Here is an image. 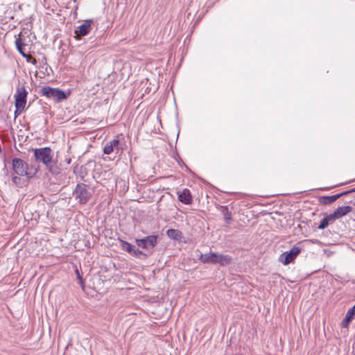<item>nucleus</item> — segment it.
Listing matches in <instances>:
<instances>
[{
    "label": "nucleus",
    "mask_w": 355,
    "mask_h": 355,
    "mask_svg": "<svg viewBox=\"0 0 355 355\" xmlns=\"http://www.w3.org/2000/svg\"><path fill=\"white\" fill-rule=\"evenodd\" d=\"M335 220H336L334 218L332 214L327 215L323 219L321 220L320 223L318 226V229L324 230L329 225V224L333 223Z\"/></svg>",
    "instance_id": "2eb2a0df"
},
{
    "label": "nucleus",
    "mask_w": 355,
    "mask_h": 355,
    "mask_svg": "<svg viewBox=\"0 0 355 355\" xmlns=\"http://www.w3.org/2000/svg\"><path fill=\"white\" fill-rule=\"evenodd\" d=\"M301 250L302 248L295 245L293 246L289 251H286L280 254L279 261L285 266L288 265L296 259Z\"/></svg>",
    "instance_id": "423d86ee"
},
{
    "label": "nucleus",
    "mask_w": 355,
    "mask_h": 355,
    "mask_svg": "<svg viewBox=\"0 0 355 355\" xmlns=\"http://www.w3.org/2000/svg\"><path fill=\"white\" fill-rule=\"evenodd\" d=\"M34 157L35 161L45 165L51 173L53 175L59 173L60 168L57 162L53 159V152L51 148L44 147L35 149Z\"/></svg>",
    "instance_id": "f257e3e1"
},
{
    "label": "nucleus",
    "mask_w": 355,
    "mask_h": 355,
    "mask_svg": "<svg viewBox=\"0 0 355 355\" xmlns=\"http://www.w3.org/2000/svg\"><path fill=\"white\" fill-rule=\"evenodd\" d=\"M217 257V252H210L202 254L199 260L203 263L216 264V258Z\"/></svg>",
    "instance_id": "ddd939ff"
},
{
    "label": "nucleus",
    "mask_w": 355,
    "mask_h": 355,
    "mask_svg": "<svg viewBox=\"0 0 355 355\" xmlns=\"http://www.w3.org/2000/svg\"><path fill=\"white\" fill-rule=\"evenodd\" d=\"M166 235L174 240H180L182 236V233L178 230L169 229L166 231Z\"/></svg>",
    "instance_id": "f3484780"
},
{
    "label": "nucleus",
    "mask_w": 355,
    "mask_h": 355,
    "mask_svg": "<svg viewBox=\"0 0 355 355\" xmlns=\"http://www.w3.org/2000/svg\"><path fill=\"white\" fill-rule=\"evenodd\" d=\"M12 182H13V184L18 185L20 184L21 178L19 177H18L17 175H14L12 178Z\"/></svg>",
    "instance_id": "412c9836"
},
{
    "label": "nucleus",
    "mask_w": 355,
    "mask_h": 355,
    "mask_svg": "<svg viewBox=\"0 0 355 355\" xmlns=\"http://www.w3.org/2000/svg\"><path fill=\"white\" fill-rule=\"evenodd\" d=\"M93 192V189L89 185L84 183H78L73 190L72 195L79 204L85 205L91 199Z\"/></svg>",
    "instance_id": "f03ea898"
},
{
    "label": "nucleus",
    "mask_w": 355,
    "mask_h": 355,
    "mask_svg": "<svg viewBox=\"0 0 355 355\" xmlns=\"http://www.w3.org/2000/svg\"><path fill=\"white\" fill-rule=\"evenodd\" d=\"M119 140L117 139H112L108 142H107L103 148V153L106 155H110L114 150H116V153L120 150H122V148H119Z\"/></svg>",
    "instance_id": "9d476101"
},
{
    "label": "nucleus",
    "mask_w": 355,
    "mask_h": 355,
    "mask_svg": "<svg viewBox=\"0 0 355 355\" xmlns=\"http://www.w3.org/2000/svg\"><path fill=\"white\" fill-rule=\"evenodd\" d=\"M27 58V61L28 62H31L33 64H37V60L35 58H33L31 55H28V57L26 58Z\"/></svg>",
    "instance_id": "4be33fe9"
},
{
    "label": "nucleus",
    "mask_w": 355,
    "mask_h": 355,
    "mask_svg": "<svg viewBox=\"0 0 355 355\" xmlns=\"http://www.w3.org/2000/svg\"><path fill=\"white\" fill-rule=\"evenodd\" d=\"M24 111V110H18L17 108H15V116H17L19 114H20L22 112Z\"/></svg>",
    "instance_id": "b1692460"
},
{
    "label": "nucleus",
    "mask_w": 355,
    "mask_h": 355,
    "mask_svg": "<svg viewBox=\"0 0 355 355\" xmlns=\"http://www.w3.org/2000/svg\"><path fill=\"white\" fill-rule=\"evenodd\" d=\"M232 261V258L228 254H223L217 253L216 258V264L218 263L221 266L230 265Z\"/></svg>",
    "instance_id": "4468645a"
},
{
    "label": "nucleus",
    "mask_w": 355,
    "mask_h": 355,
    "mask_svg": "<svg viewBox=\"0 0 355 355\" xmlns=\"http://www.w3.org/2000/svg\"><path fill=\"white\" fill-rule=\"evenodd\" d=\"M353 208L351 206H341L338 207L333 213L332 215L335 220L343 217L352 211Z\"/></svg>",
    "instance_id": "f8f14e48"
},
{
    "label": "nucleus",
    "mask_w": 355,
    "mask_h": 355,
    "mask_svg": "<svg viewBox=\"0 0 355 355\" xmlns=\"http://www.w3.org/2000/svg\"><path fill=\"white\" fill-rule=\"evenodd\" d=\"M220 211L224 216V220L227 225H230L232 223V213L229 211L227 206H221Z\"/></svg>",
    "instance_id": "dca6fc26"
},
{
    "label": "nucleus",
    "mask_w": 355,
    "mask_h": 355,
    "mask_svg": "<svg viewBox=\"0 0 355 355\" xmlns=\"http://www.w3.org/2000/svg\"><path fill=\"white\" fill-rule=\"evenodd\" d=\"M27 95L28 92L24 85L17 87L16 93L14 95L15 108H17L18 110H24L26 103Z\"/></svg>",
    "instance_id": "0eeeda50"
},
{
    "label": "nucleus",
    "mask_w": 355,
    "mask_h": 355,
    "mask_svg": "<svg viewBox=\"0 0 355 355\" xmlns=\"http://www.w3.org/2000/svg\"><path fill=\"white\" fill-rule=\"evenodd\" d=\"M44 60L45 61L44 64H46V58H44Z\"/></svg>",
    "instance_id": "393cba45"
},
{
    "label": "nucleus",
    "mask_w": 355,
    "mask_h": 355,
    "mask_svg": "<svg viewBox=\"0 0 355 355\" xmlns=\"http://www.w3.org/2000/svg\"><path fill=\"white\" fill-rule=\"evenodd\" d=\"M40 94L47 98L52 99L55 102L59 103L67 99L70 92L66 93L61 89L45 86L41 88Z\"/></svg>",
    "instance_id": "7ed1b4c3"
},
{
    "label": "nucleus",
    "mask_w": 355,
    "mask_h": 355,
    "mask_svg": "<svg viewBox=\"0 0 355 355\" xmlns=\"http://www.w3.org/2000/svg\"><path fill=\"white\" fill-rule=\"evenodd\" d=\"M120 242H121V248L123 250L126 251L127 252H128L129 254H131L132 253L133 250L135 248V246L125 241L120 240Z\"/></svg>",
    "instance_id": "6ab92c4d"
},
{
    "label": "nucleus",
    "mask_w": 355,
    "mask_h": 355,
    "mask_svg": "<svg viewBox=\"0 0 355 355\" xmlns=\"http://www.w3.org/2000/svg\"><path fill=\"white\" fill-rule=\"evenodd\" d=\"M132 256L137 257V258H142L146 259L148 257V254L143 252L139 249L137 248L136 247L134 248L132 253L131 254Z\"/></svg>",
    "instance_id": "aec40b11"
},
{
    "label": "nucleus",
    "mask_w": 355,
    "mask_h": 355,
    "mask_svg": "<svg viewBox=\"0 0 355 355\" xmlns=\"http://www.w3.org/2000/svg\"><path fill=\"white\" fill-rule=\"evenodd\" d=\"M76 275H77V278H78V280H79V283H80V284L82 286H83V279H82V277H81V276H80V275L79 271H78V269H76Z\"/></svg>",
    "instance_id": "5701e85b"
},
{
    "label": "nucleus",
    "mask_w": 355,
    "mask_h": 355,
    "mask_svg": "<svg viewBox=\"0 0 355 355\" xmlns=\"http://www.w3.org/2000/svg\"><path fill=\"white\" fill-rule=\"evenodd\" d=\"M178 200L184 205H190L192 203V196L188 189H184L182 191L177 192Z\"/></svg>",
    "instance_id": "9b49d317"
},
{
    "label": "nucleus",
    "mask_w": 355,
    "mask_h": 355,
    "mask_svg": "<svg viewBox=\"0 0 355 355\" xmlns=\"http://www.w3.org/2000/svg\"><path fill=\"white\" fill-rule=\"evenodd\" d=\"M354 192H355V188L352 189L351 190H349V191H343L342 193H338V194H336L334 196H320L318 200H319V202L322 205H330V204L333 203L334 202H335L338 198H340V197L347 195L349 193H354Z\"/></svg>",
    "instance_id": "1a4fd4ad"
},
{
    "label": "nucleus",
    "mask_w": 355,
    "mask_h": 355,
    "mask_svg": "<svg viewBox=\"0 0 355 355\" xmlns=\"http://www.w3.org/2000/svg\"><path fill=\"white\" fill-rule=\"evenodd\" d=\"M135 243L139 248L147 250L150 254H152L154 248L158 243V236L149 235L140 239H136Z\"/></svg>",
    "instance_id": "20e7f679"
},
{
    "label": "nucleus",
    "mask_w": 355,
    "mask_h": 355,
    "mask_svg": "<svg viewBox=\"0 0 355 355\" xmlns=\"http://www.w3.org/2000/svg\"><path fill=\"white\" fill-rule=\"evenodd\" d=\"M15 45H16L17 51L20 53V54L24 58H27L28 57V54H26L24 51V49H23V46L25 45V44L22 42L21 38L20 37H18L17 39H16V40H15Z\"/></svg>",
    "instance_id": "a211bd4d"
},
{
    "label": "nucleus",
    "mask_w": 355,
    "mask_h": 355,
    "mask_svg": "<svg viewBox=\"0 0 355 355\" xmlns=\"http://www.w3.org/2000/svg\"><path fill=\"white\" fill-rule=\"evenodd\" d=\"M12 168L13 173L19 176L31 178L28 173V164L20 158H13L12 160Z\"/></svg>",
    "instance_id": "39448f33"
},
{
    "label": "nucleus",
    "mask_w": 355,
    "mask_h": 355,
    "mask_svg": "<svg viewBox=\"0 0 355 355\" xmlns=\"http://www.w3.org/2000/svg\"><path fill=\"white\" fill-rule=\"evenodd\" d=\"M93 23V19L85 20L84 22L75 30V37L78 40L81 37L88 35L92 29V24Z\"/></svg>",
    "instance_id": "6e6552de"
}]
</instances>
